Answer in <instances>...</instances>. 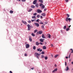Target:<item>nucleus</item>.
I'll return each mask as SVG.
<instances>
[{"label": "nucleus", "instance_id": "f257e3e1", "mask_svg": "<svg viewBox=\"0 0 73 73\" xmlns=\"http://www.w3.org/2000/svg\"><path fill=\"white\" fill-rule=\"evenodd\" d=\"M66 15H67V17L65 19V21H66L67 22H68V21H69V22H70V20H71V19L70 18H68V17H69V16H70L69 14H67Z\"/></svg>", "mask_w": 73, "mask_h": 73}, {"label": "nucleus", "instance_id": "f03ea898", "mask_svg": "<svg viewBox=\"0 0 73 73\" xmlns=\"http://www.w3.org/2000/svg\"><path fill=\"white\" fill-rule=\"evenodd\" d=\"M35 56L38 59H39V57H40V54H38V53L35 52Z\"/></svg>", "mask_w": 73, "mask_h": 73}, {"label": "nucleus", "instance_id": "7ed1b4c3", "mask_svg": "<svg viewBox=\"0 0 73 73\" xmlns=\"http://www.w3.org/2000/svg\"><path fill=\"white\" fill-rule=\"evenodd\" d=\"M27 26L28 28V31H30L31 30V26L29 24H28L27 25Z\"/></svg>", "mask_w": 73, "mask_h": 73}, {"label": "nucleus", "instance_id": "20e7f679", "mask_svg": "<svg viewBox=\"0 0 73 73\" xmlns=\"http://www.w3.org/2000/svg\"><path fill=\"white\" fill-rule=\"evenodd\" d=\"M37 34H39V35H41L42 33V31H39V32L37 33Z\"/></svg>", "mask_w": 73, "mask_h": 73}, {"label": "nucleus", "instance_id": "39448f33", "mask_svg": "<svg viewBox=\"0 0 73 73\" xmlns=\"http://www.w3.org/2000/svg\"><path fill=\"white\" fill-rule=\"evenodd\" d=\"M34 24L35 25L36 27H39V24L38 23H35Z\"/></svg>", "mask_w": 73, "mask_h": 73}, {"label": "nucleus", "instance_id": "423d86ee", "mask_svg": "<svg viewBox=\"0 0 73 73\" xmlns=\"http://www.w3.org/2000/svg\"><path fill=\"white\" fill-rule=\"evenodd\" d=\"M40 49H41V48H39L38 49H37V50L38 52H39H39H42V49H41V50Z\"/></svg>", "mask_w": 73, "mask_h": 73}, {"label": "nucleus", "instance_id": "0eeeda50", "mask_svg": "<svg viewBox=\"0 0 73 73\" xmlns=\"http://www.w3.org/2000/svg\"><path fill=\"white\" fill-rule=\"evenodd\" d=\"M37 12H38V13H41V12H42V11L38 9L37 10Z\"/></svg>", "mask_w": 73, "mask_h": 73}, {"label": "nucleus", "instance_id": "6e6552de", "mask_svg": "<svg viewBox=\"0 0 73 73\" xmlns=\"http://www.w3.org/2000/svg\"><path fill=\"white\" fill-rule=\"evenodd\" d=\"M26 48H28L29 47V45L28 44H27L25 45Z\"/></svg>", "mask_w": 73, "mask_h": 73}, {"label": "nucleus", "instance_id": "1a4fd4ad", "mask_svg": "<svg viewBox=\"0 0 73 73\" xmlns=\"http://www.w3.org/2000/svg\"><path fill=\"white\" fill-rule=\"evenodd\" d=\"M29 40L31 42H32V38H31V37L29 36Z\"/></svg>", "mask_w": 73, "mask_h": 73}, {"label": "nucleus", "instance_id": "9d476101", "mask_svg": "<svg viewBox=\"0 0 73 73\" xmlns=\"http://www.w3.org/2000/svg\"><path fill=\"white\" fill-rule=\"evenodd\" d=\"M37 3V0H35L33 2V4H36Z\"/></svg>", "mask_w": 73, "mask_h": 73}, {"label": "nucleus", "instance_id": "9b49d317", "mask_svg": "<svg viewBox=\"0 0 73 73\" xmlns=\"http://www.w3.org/2000/svg\"><path fill=\"white\" fill-rule=\"evenodd\" d=\"M22 23H23L24 24H25V25H27V22H26L22 20Z\"/></svg>", "mask_w": 73, "mask_h": 73}, {"label": "nucleus", "instance_id": "f8f14e48", "mask_svg": "<svg viewBox=\"0 0 73 73\" xmlns=\"http://www.w3.org/2000/svg\"><path fill=\"white\" fill-rule=\"evenodd\" d=\"M44 39H42V38L40 39V42H44Z\"/></svg>", "mask_w": 73, "mask_h": 73}, {"label": "nucleus", "instance_id": "ddd939ff", "mask_svg": "<svg viewBox=\"0 0 73 73\" xmlns=\"http://www.w3.org/2000/svg\"><path fill=\"white\" fill-rule=\"evenodd\" d=\"M57 70V68H56L54 69V70L52 71L53 73H54V72H56Z\"/></svg>", "mask_w": 73, "mask_h": 73}, {"label": "nucleus", "instance_id": "4468645a", "mask_svg": "<svg viewBox=\"0 0 73 73\" xmlns=\"http://www.w3.org/2000/svg\"><path fill=\"white\" fill-rule=\"evenodd\" d=\"M41 15L44 17L45 16H46V14L45 13H43L41 14Z\"/></svg>", "mask_w": 73, "mask_h": 73}, {"label": "nucleus", "instance_id": "2eb2a0df", "mask_svg": "<svg viewBox=\"0 0 73 73\" xmlns=\"http://www.w3.org/2000/svg\"><path fill=\"white\" fill-rule=\"evenodd\" d=\"M35 44L36 45H37V46L39 45V44H40V43H38V42H36Z\"/></svg>", "mask_w": 73, "mask_h": 73}, {"label": "nucleus", "instance_id": "dca6fc26", "mask_svg": "<svg viewBox=\"0 0 73 73\" xmlns=\"http://www.w3.org/2000/svg\"><path fill=\"white\" fill-rule=\"evenodd\" d=\"M31 7L32 8H35V6L33 5H31Z\"/></svg>", "mask_w": 73, "mask_h": 73}, {"label": "nucleus", "instance_id": "f3484780", "mask_svg": "<svg viewBox=\"0 0 73 73\" xmlns=\"http://www.w3.org/2000/svg\"><path fill=\"white\" fill-rule=\"evenodd\" d=\"M42 37L43 38H45V37L44 36V35L43 34L42 35Z\"/></svg>", "mask_w": 73, "mask_h": 73}, {"label": "nucleus", "instance_id": "a211bd4d", "mask_svg": "<svg viewBox=\"0 0 73 73\" xmlns=\"http://www.w3.org/2000/svg\"><path fill=\"white\" fill-rule=\"evenodd\" d=\"M43 49H46V46H44L43 47Z\"/></svg>", "mask_w": 73, "mask_h": 73}, {"label": "nucleus", "instance_id": "6ab92c4d", "mask_svg": "<svg viewBox=\"0 0 73 73\" xmlns=\"http://www.w3.org/2000/svg\"><path fill=\"white\" fill-rule=\"evenodd\" d=\"M40 2V3H43V1H42V0H38Z\"/></svg>", "mask_w": 73, "mask_h": 73}, {"label": "nucleus", "instance_id": "aec40b11", "mask_svg": "<svg viewBox=\"0 0 73 73\" xmlns=\"http://www.w3.org/2000/svg\"><path fill=\"white\" fill-rule=\"evenodd\" d=\"M66 71H68V70H69V67L68 66L66 67Z\"/></svg>", "mask_w": 73, "mask_h": 73}, {"label": "nucleus", "instance_id": "412c9836", "mask_svg": "<svg viewBox=\"0 0 73 73\" xmlns=\"http://www.w3.org/2000/svg\"><path fill=\"white\" fill-rule=\"evenodd\" d=\"M32 18L33 19H36V16H33L32 17Z\"/></svg>", "mask_w": 73, "mask_h": 73}, {"label": "nucleus", "instance_id": "4be33fe9", "mask_svg": "<svg viewBox=\"0 0 73 73\" xmlns=\"http://www.w3.org/2000/svg\"><path fill=\"white\" fill-rule=\"evenodd\" d=\"M31 35L32 36H33V37H35V35L34 34V33H32L31 34Z\"/></svg>", "mask_w": 73, "mask_h": 73}, {"label": "nucleus", "instance_id": "5701e85b", "mask_svg": "<svg viewBox=\"0 0 73 73\" xmlns=\"http://www.w3.org/2000/svg\"><path fill=\"white\" fill-rule=\"evenodd\" d=\"M35 7H36V8H38V4H36L35 5Z\"/></svg>", "mask_w": 73, "mask_h": 73}, {"label": "nucleus", "instance_id": "b1692460", "mask_svg": "<svg viewBox=\"0 0 73 73\" xmlns=\"http://www.w3.org/2000/svg\"><path fill=\"white\" fill-rule=\"evenodd\" d=\"M13 13V11H12V10H11L10 11V13Z\"/></svg>", "mask_w": 73, "mask_h": 73}, {"label": "nucleus", "instance_id": "393cba45", "mask_svg": "<svg viewBox=\"0 0 73 73\" xmlns=\"http://www.w3.org/2000/svg\"><path fill=\"white\" fill-rule=\"evenodd\" d=\"M42 9H44V8H45V6L43 5L42 7Z\"/></svg>", "mask_w": 73, "mask_h": 73}, {"label": "nucleus", "instance_id": "a878e982", "mask_svg": "<svg viewBox=\"0 0 73 73\" xmlns=\"http://www.w3.org/2000/svg\"><path fill=\"white\" fill-rule=\"evenodd\" d=\"M32 11V9H30L29 11H28V12H31V11Z\"/></svg>", "mask_w": 73, "mask_h": 73}, {"label": "nucleus", "instance_id": "bb28decb", "mask_svg": "<svg viewBox=\"0 0 73 73\" xmlns=\"http://www.w3.org/2000/svg\"><path fill=\"white\" fill-rule=\"evenodd\" d=\"M48 35V38H50V37L51 36V35H50L49 34Z\"/></svg>", "mask_w": 73, "mask_h": 73}, {"label": "nucleus", "instance_id": "cd10ccee", "mask_svg": "<svg viewBox=\"0 0 73 73\" xmlns=\"http://www.w3.org/2000/svg\"><path fill=\"white\" fill-rule=\"evenodd\" d=\"M37 13H35L33 14V15L34 16H36V15H37Z\"/></svg>", "mask_w": 73, "mask_h": 73}, {"label": "nucleus", "instance_id": "c85d7f7f", "mask_svg": "<svg viewBox=\"0 0 73 73\" xmlns=\"http://www.w3.org/2000/svg\"><path fill=\"white\" fill-rule=\"evenodd\" d=\"M33 49H34V50H36V46H34L33 47Z\"/></svg>", "mask_w": 73, "mask_h": 73}, {"label": "nucleus", "instance_id": "c756f323", "mask_svg": "<svg viewBox=\"0 0 73 73\" xmlns=\"http://www.w3.org/2000/svg\"><path fill=\"white\" fill-rule=\"evenodd\" d=\"M42 5H43V4L42 3H41L39 5V6H40V7H41Z\"/></svg>", "mask_w": 73, "mask_h": 73}, {"label": "nucleus", "instance_id": "7c9ffc66", "mask_svg": "<svg viewBox=\"0 0 73 73\" xmlns=\"http://www.w3.org/2000/svg\"><path fill=\"white\" fill-rule=\"evenodd\" d=\"M41 57L42 58H44L45 57H44V55H42L41 56Z\"/></svg>", "mask_w": 73, "mask_h": 73}, {"label": "nucleus", "instance_id": "2f4dec72", "mask_svg": "<svg viewBox=\"0 0 73 73\" xmlns=\"http://www.w3.org/2000/svg\"><path fill=\"white\" fill-rule=\"evenodd\" d=\"M69 29H69V28H67L66 29V31H69Z\"/></svg>", "mask_w": 73, "mask_h": 73}, {"label": "nucleus", "instance_id": "473e14b6", "mask_svg": "<svg viewBox=\"0 0 73 73\" xmlns=\"http://www.w3.org/2000/svg\"><path fill=\"white\" fill-rule=\"evenodd\" d=\"M58 56V55H56L54 56L55 58H56L57 56Z\"/></svg>", "mask_w": 73, "mask_h": 73}, {"label": "nucleus", "instance_id": "72a5a7b5", "mask_svg": "<svg viewBox=\"0 0 73 73\" xmlns=\"http://www.w3.org/2000/svg\"><path fill=\"white\" fill-rule=\"evenodd\" d=\"M36 17L37 18H40V15H38Z\"/></svg>", "mask_w": 73, "mask_h": 73}, {"label": "nucleus", "instance_id": "f704fd0d", "mask_svg": "<svg viewBox=\"0 0 73 73\" xmlns=\"http://www.w3.org/2000/svg\"><path fill=\"white\" fill-rule=\"evenodd\" d=\"M45 53V52H44V51H42V52H41V54H44Z\"/></svg>", "mask_w": 73, "mask_h": 73}, {"label": "nucleus", "instance_id": "c9c22d12", "mask_svg": "<svg viewBox=\"0 0 73 73\" xmlns=\"http://www.w3.org/2000/svg\"><path fill=\"white\" fill-rule=\"evenodd\" d=\"M44 58L45 60H47L48 59V57H45Z\"/></svg>", "mask_w": 73, "mask_h": 73}, {"label": "nucleus", "instance_id": "e433bc0d", "mask_svg": "<svg viewBox=\"0 0 73 73\" xmlns=\"http://www.w3.org/2000/svg\"><path fill=\"white\" fill-rule=\"evenodd\" d=\"M66 26H64V29H66Z\"/></svg>", "mask_w": 73, "mask_h": 73}, {"label": "nucleus", "instance_id": "4c0bfd02", "mask_svg": "<svg viewBox=\"0 0 73 73\" xmlns=\"http://www.w3.org/2000/svg\"><path fill=\"white\" fill-rule=\"evenodd\" d=\"M37 30H35V31H34V33H36V32H37Z\"/></svg>", "mask_w": 73, "mask_h": 73}, {"label": "nucleus", "instance_id": "58836bf2", "mask_svg": "<svg viewBox=\"0 0 73 73\" xmlns=\"http://www.w3.org/2000/svg\"><path fill=\"white\" fill-rule=\"evenodd\" d=\"M36 22H39V19H37L36 21Z\"/></svg>", "mask_w": 73, "mask_h": 73}, {"label": "nucleus", "instance_id": "ea45409f", "mask_svg": "<svg viewBox=\"0 0 73 73\" xmlns=\"http://www.w3.org/2000/svg\"><path fill=\"white\" fill-rule=\"evenodd\" d=\"M26 1V0H22L21 1L23 2H24V1Z\"/></svg>", "mask_w": 73, "mask_h": 73}, {"label": "nucleus", "instance_id": "a19ab883", "mask_svg": "<svg viewBox=\"0 0 73 73\" xmlns=\"http://www.w3.org/2000/svg\"><path fill=\"white\" fill-rule=\"evenodd\" d=\"M35 20H31V21H32V22H33V21H35Z\"/></svg>", "mask_w": 73, "mask_h": 73}, {"label": "nucleus", "instance_id": "79ce46f5", "mask_svg": "<svg viewBox=\"0 0 73 73\" xmlns=\"http://www.w3.org/2000/svg\"><path fill=\"white\" fill-rule=\"evenodd\" d=\"M41 27L42 28H44V25H42L41 26Z\"/></svg>", "mask_w": 73, "mask_h": 73}, {"label": "nucleus", "instance_id": "37998d69", "mask_svg": "<svg viewBox=\"0 0 73 73\" xmlns=\"http://www.w3.org/2000/svg\"><path fill=\"white\" fill-rule=\"evenodd\" d=\"M40 19H43V17H42V16H40Z\"/></svg>", "mask_w": 73, "mask_h": 73}, {"label": "nucleus", "instance_id": "c03bdc74", "mask_svg": "<svg viewBox=\"0 0 73 73\" xmlns=\"http://www.w3.org/2000/svg\"><path fill=\"white\" fill-rule=\"evenodd\" d=\"M28 22L29 23H31V21L30 20H29L28 21Z\"/></svg>", "mask_w": 73, "mask_h": 73}, {"label": "nucleus", "instance_id": "a18cd8bd", "mask_svg": "<svg viewBox=\"0 0 73 73\" xmlns=\"http://www.w3.org/2000/svg\"><path fill=\"white\" fill-rule=\"evenodd\" d=\"M70 50H72L71 53H73V49H71Z\"/></svg>", "mask_w": 73, "mask_h": 73}, {"label": "nucleus", "instance_id": "49530a36", "mask_svg": "<svg viewBox=\"0 0 73 73\" xmlns=\"http://www.w3.org/2000/svg\"><path fill=\"white\" fill-rule=\"evenodd\" d=\"M39 24H43V23L42 22V23H40Z\"/></svg>", "mask_w": 73, "mask_h": 73}, {"label": "nucleus", "instance_id": "de8ad7c7", "mask_svg": "<svg viewBox=\"0 0 73 73\" xmlns=\"http://www.w3.org/2000/svg\"><path fill=\"white\" fill-rule=\"evenodd\" d=\"M25 56H27V54L26 53H25Z\"/></svg>", "mask_w": 73, "mask_h": 73}, {"label": "nucleus", "instance_id": "09e8293b", "mask_svg": "<svg viewBox=\"0 0 73 73\" xmlns=\"http://www.w3.org/2000/svg\"><path fill=\"white\" fill-rule=\"evenodd\" d=\"M39 44H40V45H42V44H43L42 43V42H40L39 43Z\"/></svg>", "mask_w": 73, "mask_h": 73}, {"label": "nucleus", "instance_id": "8fccbe9b", "mask_svg": "<svg viewBox=\"0 0 73 73\" xmlns=\"http://www.w3.org/2000/svg\"><path fill=\"white\" fill-rule=\"evenodd\" d=\"M69 1V0H66L65 1L66 2H68V1Z\"/></svg>", "mask_w": 73, "mask_h": 73}, {"label": "nucleus", "instance_id": "3c124183", "mask_svg": "<svg viewBox=\"0 0 73 73\" xmlns=\"http://www.w3.org/2000/svg\"><path fill=\"white\" fill-rule=\"evenodd\" d=\"M9 72L10 73H12V72L11 71H10Z\"/></svg>", "mask_w": 73, "mask_h": 73}, {"label": "nucleus", "instance_id": "603ef678", "mask_svg": "<svg viewBox=\"0 0 73 73\" xmlns=\"http://www.w3.org/2000/svg\"><path fill=\"white\" fill-rule=\"evenodd\" d=\"M46 9H44V11H46Z\"/></svg>", "mask_w": 73, "mask_h": 73}, {"label": "nucleus", "instance_id": "864d4df0", "mask_svg": "<svg viewBox=\"0 0 73 73\" xmlns=\"http://www.w3.org/2000/svg\"><path fill=\"white\" fill-rule=\"evenodd\" d=\"M65 66H66V62H65Z\"/></svg>", "mask_w": 73, "mask_h": 73}, {"label": "nucleus", "instance_id": "5fc2aeb1", "mask_svg": "<svg viewBox=\"0 0 73 73\" xmlns=\"http://www.w3.org/2000/svg\"><path fill=\"white\" fill-rule=\"evenodd\" d=\"M31 69L32 70H33V69H34V68H31Z\"/></svg>", "mask_w": 73, "mask_h": 73}, {"label": "nucleus", "instance_id": "6e6d98bb", "mask_svg": "<svg viewBox=\"0 0 73 73\" xmlns=\"http://www.w3.org/2000/svg\"><path fill=\"white\" fill-rule=\"evenodd\" d=\"M70 56L69 55V56H68L69 58H70Z\"/></svg>", "mask_w": 73, "mask_h": 73}, {"label": "nucleus", "instance_id": "4d7b16f0", "mask_svg": "<svg viewBox=\"0 0 73 73\" xmlns=\"http://www.w3.org/2000/svg\"><path fill=\"white\" fill-rule=\"evenodd\" d=\"M66 58H68V56H66Z\"/></svg>", "mask_w": 73, "mask_h": 73}, {"label": "nucleus", "instance_id": "13d9d810", "mask_svg": "<svg viewBox=\"0 0 73 73\" xmlns=\"http://www.w3.org/2000/svg\"><path fill=\"white\" fill-rule=\"evenodd\" d=\"M55 66L56 67V66H57V65H56V64H55Z\"/></svg>", "mask_w": 73, "mask_h": 73}, {"label": "nucleus", "instance_id": "bf43d9fd", "mask_svg": "<svg viewBox=\"0 0 73 73\" xmlns=\"http://www.w3.org/2000/svg\"><path fill=\"white\" fill-rule=\"evenodd\" d=\"M51 46H53V45L52 44H51Z\"/></svg>", "mask_w": 73, "mask_h": 73}, {"label": "nucleus", "instance_id": "052dcab7", "mask_svg": "<svg viewBox=\"0 0 73 73\" xmlns=\"http://www.w3.org/2000/svg\"><path fill=\"white\" fill-rule=\"evenodd\" d=\"M53 55H52H52H51V56H52V57H53Z\"/></svg>", "mask_w": 73, "mask_h": 73}, {"label": "nucleus", "instance_id": "680f3d73", "mask_svg": "<svg viewBox=\"0 0 73 73\" xmlns=\"http://www.w3.org/2000/svg\"><path fill=\"white\" fill-rule=\"evenodd\" d=\"M18 1H21V0H17Z\"/></svg>", "mask_w": 73, "mask_h": 73}, {"label": "nucleus", "instance_id": "e2e57ef3", "mask_svg": "<svg viewBox=\"0 0 73 73\" xmlns=\"http://www.w3.org/2000/svg\"><path fill=\"white\" fill-rule=\"evenodd\" d=\"M69 61H71V59H69Z\"/></svg>", "mask_w": 73, "mask_h": 73}, {"label": "nucleus", "instance_id": "0e129e2a", "mask_svg": "<svg viewBox=\"0 0 73 73\" xmlns=\"http://www.w3.org/2000/svg\"><path fill=\"white\" fill-rule=\"evenodd\" d=\"M70 55H71V54H70H70H69V56H70Z\"/></svg>", "mask_w": 73, "mask_h": 73}, {"label": "nucleus", "instance_id": "69168bd1", "mask_svg": "<svg viewBox=\"0 0 73 73\" xmlns=\"http://www.w3.org/2000/svg\"><path fill=\"white\" fill-rule=\"evenodd\" d=\"M70 27H71V25H70Z\"/></svg>", "mask_w": 73, "mask_h": 73}, {"label": "nucleus", "instance_id": "338daca9", "mask_svg": "<svg viewBox=\"0 0 73 73\" xmlns=\"http://www.w3.org/2000/svg\"><path fill=\"white\" fill-rule=\"evenodd\" d=\"M70 26H69V28H70Z\"/></svg>", "mask_w": 73, "mask_h": 73}, {"label": "nucleus", "instance_id": "774afa93", "mask_svg": "<svg viewBox=\"0 0 73 73\" xmlns=\"http://www.w3.org/2000/svg\"><path fill=\"white\" fill-rule=\"evenodd\" d=\"M25 44H27V42H25Z\"/></svg>", "mask_w": 73, "mask_h": 73}]
</instances>
